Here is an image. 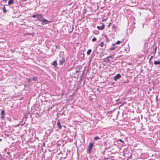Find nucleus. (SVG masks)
<instances>
[{
    "mask_svg": "<svg viewBox=\"0 0 160 160\" xmlns=\"http://www.w3.org/2000/svg\"><path fill=\"white\" fill-rule=\"evenodd\" d=\"M53 65L55 66H56L57 65V61L56 60L54 61L52 64Z\"/></svg>",
    "mask_w": 160,
    "mask_h": 160,
    "instance_id": "12",
    "label": "nucleus"
},
{
    "mask_svg": "<svg viewBox=\"0 0 160 160\" xmlns=\"http://www.w3.org/2000/svg\"><path fill=\"white\" fill-rule=\"evenodd\" d=\"M152 56H151V57L149 59V60H151V59L152 58Z\"/></svg>",
    "mask_w": 160,
    "mask_h": 160,
    "instance_id": "27",
    "label": "nucleus"
},
{
    "mask_svg": "<svg viewBox=\"0 0 160 160\" xmlns=\"http://www.w3.org/2000/svg\"><path fill=\"white\" fill-rule=\"evenodd\" d=\"M106 59L108 60L109 58H107V57L106 58Z\"/></svg>",
    "mask_w": 160,
    "mask_h": 160,
    "instance_id": "33",
    "label": "nucleus"
},
{
    "mask_svg": "<svg viewBox=\"0 0 160 160\" xmlns=\"http://www.w3.org/2000/svg\"><path fill=\"white\" fill-rule=\"evenodd\" d=\"M112 57V56H108L107 57V58H111Z\"/></svg>",
    "mask_w": 160,
    "mask_h": 160,
    "instance_id": "24",
    "label": "nucleus"
},
{
    "mask_svg": "<svg viewBox=\"0 0 160 160\" xmlns=\"http://www.w3.org/2000/svg\"><path fill=\"white\" fill-rule=\"evenodd\" d=\"M97 40V38H93L92 39V41L93 42H94L96 41Z\"/></svg>",
    "mask_w": 160,
    "mask_h": 160,
    "instance_id": "21",
    "label": "nucleus"
},
{
    "mask_svg": "<svg viewBox=\"0 0 160 160\" xmlns=\"http://www.w3.org/2000/svg\"><path fill=\"white\" fill-rule=\"evenodd\" d=\"M3 0L5 2H7V0Z\"/></svg>",
    "mask_w": 160,
    "mask_h": 160,
    "instance_id": "31",
    "label": "nucleus"
},
{
    "mask_svg": "<svg viewBox=\"0 0 160 160\" xmlns=\"http://www.w3.org/2000/svg\"><path fill=\"white\" fill-rule=\"evenodd\" d=\"M57 125H58L59 128L60 129H61V125L60 122L59 121H58L57 122Z\"/></svg>",
    "mask_w": 160,
    "mask_h": 160,
    "instance_id": "8",
    "label": "nucleus"
},
{
    "mask_svg": "<svg viewBox=\"0 0 160 160\" xmlns=\"http://www.w3.org/2000/svg\"><path fill=\"white\" fill-rule=\"evenodd\" d=\"M121 77V75L120 74H117L114 78L115 81H117L118 79L119 78Z\"/></svg>",
    "mask_w": 160,
    "mask_h": 160,
    "instance_id": "3",
    "label": "nucleus"
},
{
    "mask_svg": "<svg viewBox=\"0 0 160 160\" xmlns=\"http://www.w3.org/2000/svg\"><path fill=\"white\" fill-rule=\"evenodd\" d=\"M2 119L4 118V116H2Z\"/></svg>",
    "mask_w": 160,
    "mask_h": 160,
    "instance_id": "29",
    "label": "nucleus"
},
{
    "mask_svg": "<svg viewBox=\"0 0 160 160\" xmlns=\"http://www.w3.org/2000/svg\"><path fill=\"white\" fill-rule=\"evenodd\" d=\"M104 42H102L100 44V46L101 47H103L104 46Z\"/></svg>",
    "mask_w": 160,
    "mask_h": 160,
    "instance_id": "14",
    "label": "nucleus"
},
{
    "mask_svg": "<svg viewBox=\"0 0 160 160\" xmlns=\"http://www.w3.org/2000/svg\"><path fill=\"white\" fill-rule=\"evenodd\" d=\"M111 24V23H110L108 25V27H109L110 26V25Z\"/></svg>",
    "mask_w": 160,
    "mask_h": 160,
    "instance_id": "28",
    "label": "nucleus"
},
{
    "mask_svg": "<svg viewBox=\"0 0 160 160\" xmlns=\"http://www.w3.org/2000/svg\"><path fill=\"white\" fill-rule=\"evenodd\" d=\"M116 28V26H115V25H113L112 26V28Z\"/></svg>",
    "mask_w": 160,
    "mask_h": 160,
    "instance_id": "23",
    "label": "nucleus"
},
{
    "mask_svg": "<svg viewBox=\"0 0 160 160\" xmlns=\"http://www.w3.org/2000/svg\"><path fill=\"white\" fill-rule=\"evenodd\" d=\"M91 52V49H89L88 51L87 52V54L88 55H89L90 54Z\"/></svg>",
    "mask_w": 160,
    "mask_h": 160,
    "instance_id": "11",
    "label": "nucleus"
},
{
    "mask_svg": "<svg viewBox=\"0 0 160 160\" xmlns=\"http://www.w3.org/2000/svg\"><path fill=\"white\" fill-rule=\"evenodd\" d=\"M32 80L34 81H37V78L36 77H34L32 78Z\"/></svg>",
    "mask_w": 160,
    "mask_h": 160,
    "instance_id": "16",
    "label": "nucleus"
},
{
    "mask_svg": "<svg viewBox=\"0 0 160 160\" xmlns=\"http://www.w3.org/2000/svg\"><path fill=\"white\" fill-rule=\"evenodd\" d=\"M156 52L154 51V52H153V54L154 55H155V54L156 53Z\"/></svg>",
    "mask_w": 160,
    "mask_h": 160,
    "instance_id": "25",
    "label": "nucleus"
},
{
    "mask_svg": "<svg viewBox=\"0 0 160 160\" xmlns=\"http://www.w3.org/2000/svg\"><path fill=\"white\" fill-rule=\"evenodd\" d=\"M37 19L38 20L41 22L42 19V16L41 14H38L37 17Z\"/></svg>",
    "mask_w": 160,
    "mask_h": 160,
    "instance_id": "1",
    "label": "nucleus"
},
{
    "mask_svg": "<svg viewBox=\"0 0 160 160\" xmlns=\"http://www.w3.org/2000/svg\"><path fill=\"white\" fill-rule=\"evenodd\" d=\"M116 47H117L115 46V44H113L112 47L110 48V50H114L116 48Z\"/></svg>",
    "mask_w": 160,
    "mask_h": 160,
    "instance_id": "7",
    "label": "nucleus"
},
{
    "mask_svg": "<svg viewBox=\"0 0 160 160\" xmlns=\"http://www.w3.org/2000/svg\"><path fill=\"white\" fill-rule=\"evenodd\" d=\"M122 42L121 41H117L116 43V44H119L120 43H121Z\"/></svg>",
    "mask_w": 160,
    "mask_h": 160,
    "instance_id": "17",
    "label": "nucleus"
},
{
    "mask_svg": "<svg viewBox=\"0 0 160 160\" xmlns=\"http://www.w3.org/2000/svg\"><path fill=\"white\" fill-rule=\"evenodd\" d=\"M1 116H4L5 115V112L4 110H2L1 113Z\"/></svg>",
    "mask_w": 160,
    "mask_h": 160,
    "instance_id": "13",
    "label": "nucleus"
},
{
    "mask_svg": "<svg viewBox=\"0 0 160 160\" xmlns=\"http://www.w3.org/2000/svg\"><path fill=\"white\" fill-rule=\"evenodd\" d=\"M65 62V59L64 58H62L61 60L60 61L59 64L62 65Z\"/></svg>",
    "mask_w": 160,
    "mask_h": 160,
    "instance_id": "6",
    "label": "nucleus"
},
{
    "mask_svg": "<svg viewBox=\"0 0 160 160\" xmlns=\"http://www.w3.org/2000/svg\"><path fill=\"white\" fill-rule=\"evenodd\" d=\"M41 22H42V24L44 25L47 24L49 22V21L46 19H44L42 20Z\"/></svg>",
    "mask_w": 160,
    "mask_h": 160,
    "instance_id": "4",
    "label": "nucleus"
},
{
    "mask_svg": "<svg viewBox=\"0 0 160 160\" xmlns=\"http://www.w3.org/2000/svg\"><path fill=\"white\" fill-rule=\"evenodd\" d=\"M93 145V144L92 143H90L89 144V145L88 146V150L89 151V153L90 152L91 150H92V148Z\"/></svg>",
    "mask_w": 160,
    "mask_h": 160,
    "instance_id": "2",
    "label": "nucleus"
},
{
    "mask_svg": "<svg viewBox=\"0 0 160 160\" xmlns=\"http://www.w3.org/2000/svg\"><path fill=\"white\" fill-rule=\"evenodd\" d=\"M3 11L4 12H6V10L5 7H4L3 8Z\"/></svg>",
    "mask_w": 160,
    "mask_h": 160,
    "instance_id": "20",
    "label": "nucleus"
},
{
    "mask_svg": "<svg viewBox=\"0 0 160 160\" xmlns=\"http://www.w3.org/2000/svg\"><path fill=\"white\" fill-rule=\"evenodd\" d=\"M38 15V14H36V15H33L32 16V17L33 18H35L36 17L37 18Z\"/></svg>",
    "mask_w": 160,
    "mask_h": 160,
    "instance_id": "19",
    "label": "nucleus"
},
{
    "mask_svg": "<svg viewBox=\"0 0 160 160\" xmlns=\"http://www.w3.org/2000/svg\"><path fill=\"white\" fill-rule=\"evenodd\" d=\"M13 3V0H10L8 2V4L9 5H11Z\"/></svg>",
    "mask_w": 160,
    "mask_h": 160,
    "instance_id": "9",
    "label": "nucleus"
},
{
    "mask_svg": "<svg viewBox=\"0 0 160 160\" xmlns=\"http://www.w3.org/2000/svg\"><path fill=\"white\" fill-rule=\"evenodd\" d=\"M154 64L155 65L160 64V62L158 61H155L154 62Z\"/></svg>",
    "mask_w": 160,
    "mask_h": 160,
    "instance_id": "10",
    "label": "nucleus"
},
{
    "mask_svg": "<svg viewBox=\"0 0 160 160\" xmlns=\"http://www.w3.org/2000/svg\"><path fill=\"white\" fill-rule=\"evenodd\" d=\"M156 51H157V48H155V50H154V51L156 52Z\"/></svg>",
    "mask_w": 160,
    "mask_h": 160,
    "instance_id": "26",
    "label": "nucleus"
},
{
    "mask_svg": "<svg viewBox=\"0 0 160 160\" xmlns=\"http://www.w3.org/2000/svg\"><path fill=\"white\" fill-rule=\"evenodd\" d=\"M97 28L99 30H103L104 28V25L103 23H102L101 26H98Z\"/></svg>",
    "mask_w": 160,
    "mask_h": 160,
    "instance_id": "5",
    "label": "nucleus"
},
{
    "mask_svg": "<svg viewBox=\"0 0 160 160\" xmlns=\"http://www.w3.org/2000/svg\"><path fill=\"white\" fill-rule=\"evenodd\" d=\"M31 33H28V35H31Z\"/></svg>",
    "mask_w": 160,
    "mask_h": 160,
    "instance_id": "32",
    "label": "nucleus"
},
{
    "mask_svg": "<svg viewBox=\"0 0 160 160\" xmlns=\"http://www.w3.org/2000/svg\"><path fill=\"white\" fill-rule=\"evenodd\" d=\"M31 80V79H29V80H28V82H30Z\"/></svg>",
    "mask_w": 160,
    "mask_h": 160,
    "instance_id": "30",
    "label": "nucleus"
},
{
    "mask_svg": "<svg viewBox=\"0 0 160 160\" xmlns=\"http://www.w3.org/2000/svg\"><path fill=\"white\" fill-rule=\"evenodd\" d=\"M100 139V138H99L98 136L95 137H94V139L96 140H98Z\"/></svg>",
    "mask_w": 160,
    "mask_h": 160,
    "instance_id": "15",
    "label": "nucleus"
},
{
    "mask_svg": "<svg viewBox=\"0 0 160 160\" xmlns=\"http://www.w3.org/2000/svg\"><path fill=\"white\" fill-rule=\"evenodd\" d=\"M119 141H120V142H122V143H124V142L121 139H120L119 140Z\"/></svg>",
    "mask_w": 160,
    "mask_h": 160,
    "instance_id": "22",
    "label": "nucleus"
},
{
    "mask_svg": "<svg viewBox=\"0 0 160 160\" xmlns=\"http://www.w3.org/2000/svg\"><path fill=\"white\" fill-rule=\"evenodd\" d=\"M105 37L106 38V39L107 42H108V41H109V40L108 38L106 36H105Z\"/></svg>",
    "mask_w": 160,
    "mask_h": 160,
    "instance_id": "18",
    "label": "nucleus"
}]
</instances>
